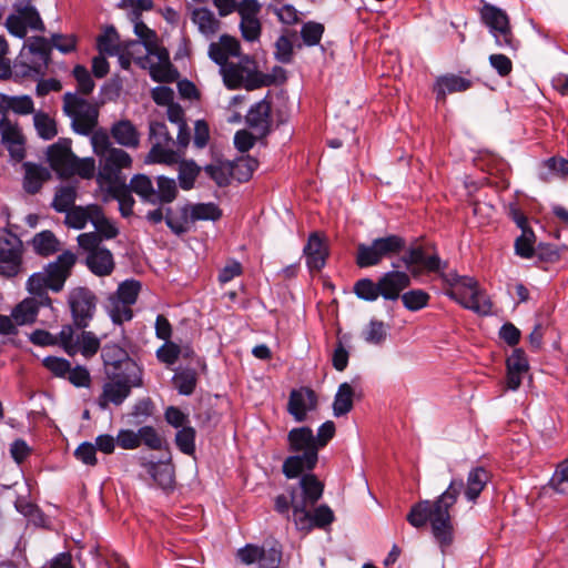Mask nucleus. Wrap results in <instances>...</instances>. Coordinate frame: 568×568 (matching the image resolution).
Wrapping results in <instances>:
<instances>
[{
    "label": "nucleus",
    "instance_id": "f257e3e1",
    "mask_svg": "<svg viewBox=\"0 0 568 568\" xmlns=\"http://www.w3.org/2000/svg\"><path fill=\"white\" fill-rule=\"evenodd\" d=\"M462 488V481L452 480L448 488L436 500L419 501L407 515V521L415 528L425 527L429 523L432 534L443 549L450 546L454 539L449 509L457 501Z\"/></svg>",
    "mask_w": 568,
    "mask_h": 568
},
{
    "label": "nucleus",
    "instance_id": "f03ea898",
    "mask_svg": "<svg viewBox=\"0 0 568 568\" xmlns=\"http://www.w3.org/2000/svg\"><path fill=\"white\" fill-rule=\"evenodd\" d=\"M301 491H292L293 521L298 530L311 531L314 527L323 528L334 520L333 510L321 505L312 513L310 508L322 497L324 485L313 474L304 475L300 480Z\"/></svg>",
    "mask_w": 568,
    "mask_h": 568
},
{
    "label": "nucleus",
    "instance_id": "7ed1b4c3",
    "mask_svg": "<svg viewBox=\"0 0 568 568\" xmlns=\"http://www.w3.org/2000/svg\"><path fill=\"white\" fill-rule=\"evenodd\" d=\"M288 449L302 455L290 456L283 464V473L287 478H295L304 470H312L318 460V446L310 427H297L288 432Z\"/></svg>",
    "mask_w": 568,
    "mask_h": 568
},
{
    "label": "nucleus",
    "instance_id": "20e7f679",
    "mask_svg": "<svg viewBox=\"0 0 568 568\" xmlns=\"http://www.w3.org/2000/svg\"><path fill=\"white\" fill-rule=\"evenodd\" d=\"M143 385L142 369L135 362H126L125 372L106 371V382L98 397V406L108 408L110 404L121 405L130 395L133 387Z\"/></svg>",
    "mask_w": 568,
    "mask_h": 568
},
{
    "label": "nucleus",
    "instance_id": "39448f33",
    "mask_svg": "<svg viewBox=\"0 0 568 568\" xmlns=\"http://www.w3.org/2000/svg\"><path fill=\"white\" fill-rule=\"evenodd\" d=\"M93 148L99 156L97 182L100 189L125 183L121 170L131 168V156L121 149L112 148L111 144H93Z\"/></svg>",
    "mask_w": 568,
    "mask_h": 568
},
{
    "label": "nucleus",
    "instance_id": "423d86ee",
    "mask_svg": "<svg viewBox=\"0 0 568 568\" xmlns=\"http://www.w3.org/2000/svg\"><path fill=\"white\" fill-rule=\"evenodd\" d=\"M224 84L231 89L245 88L246 90H255L271 84L268 75L257 70L256 61L243 55L237 62H230L220 69Z\"/></svg>",
    "mask_w": 568,
    "mask_h": 568
},
{
    "label": "nucleus",
    "instance_id": "0eeeda50",
    "mask_svg": "<svg viewBox=\"0 0 568 568\" xmlns=\"http://www.w3.org/2000/svg\"><path fill=\"white\" fill-rule=\"evenodd\" d=\"M63 112L71 119L72 130L78 134L90 135L98 125V108L75 93H64Z\"/></svg>",
    "mask_w": 568,
    "mask_h": 568
},
{
    "label": "nucleus",
    "instance_id": "6e6552de",
    "mask_svg": "<svg viewBox=\"0 0 568 568\" xmlns=\"http://www.w3.org/2000/svg\"><path fill=\"white\" fill-rule=\"evenodd\" d=\"M51 44L43 37H31L27 40L16 62V68L22 67L23 75H43L50 63Z\"/></svg>",
    "mask_w": 568,
    "mask_h": 568
},
{
    "label": "nucleus",
    "instance_id": "1a4fd4ad",
    "mask_svg": "<svg viewBox=\"0 0 568 568\" xmlns=\"http://www.w3.org/2000/svg\"><path fill=\"white\" fill-rule=\"evenodd\" d=\"M221 216L222 211L214 203H197L184 205L180 209L179 215H173L169 209L165 221L168 226L180 235L187 232L197 221H217Z\"/></svg>",
    "mask_w": 568,
    "mask_h": 568
},
{
    "label": "nucleus",
    "instance_id": "9d476101",
    "mask_svg": "<svg viewBox=\"0 0 568 568\" xmlns=\"http://www.w3.org/2000/svg\"><path fill=\"white\" fill-rule=\"evenodd\" d=\"M80 250L85 253V264L88 268L97 276H109L115 262L113 254L102 244H99V237L93 234H80L77 237Z\"/></svg>",
    "mask_w": 568,
    "mask_h": 568
},
{
    "label": "nucleus",
    "instance_id": "9b49d317",
    "mask_svg": "<svg viewBox=\"0 0 568 568\" xmlns=\"http://www.w3.org/2000/svg\"><path fill=\"white\" fill-rule=\"evenodd\" d=\"M404 246L405 240L398 235L378 237L371 244L361 243L357 245L356 264L359 267L377 265L383 258L398 254Z\"/></svg>",
    "mask_w": 568,
    "mask_h": 568
},
{
    "label": "nucleus",
    "instance_id": "f8f14e48",
    "mask_svg": "<svg viewBox=\"0 0 568 568\" xmlns=\"http://www.w3.org/2000/svg\"><path fill=\"white\" fill-rule=\"evenodd\" d=\"M481 19L495 38V43L501 49L516 51L519 42L511 31L508 16L493 6H485L481 10Z\"/></svg>",
    "mask_w": 568,
    "mask_h": 568
},
{
    "label": "nucleus",
    "instance_id": "ddd939ff",
    "mask_svg": "<svg viewBox=\"0 0 568 568\" xmlns=\"http://www.w3.org/2000/svg\"><path fill=\"white\" fill-rule=\"evenodd\" d=\"M23 272V244L13 233L0 236V276L13 278Z\"/></svg>",
    "mask_w": 568,
    "mask_h": 568
},
{
    "label": "nucleus",
    "instance_id": "4468645a",
    "mask_svg": "<svg viewBox=\"0 0 568 568\" xmlns=\"http://www.w3.org/2000/svg\"><path fill=\"white\" fill-rule=\"evenodd\" d=\"M6 27L11 34L18 38H24L29 29L44 30L40 14L30 0L18 1L14 4V12L7 18Z\"/></svg>",
    "mask_w": 568,
    "mask_h": 568
},
{
    "label": "nucleus",
    "instance_id": "2eb2a0df",
    "mask_svg": "<svg viewBox=\"0 0 568 568\" xmlns=\"http://www.w3.org/2000/svg\"><path fill=\"white\" fill-rule=\"evenodd\" d=\"M246 124L250 133L245 131L236 132L233 142H247L245 140L247 135L251 139L265 138L271 129V102L263 99L253 104L246 114Z\"/></svg>",
    "mask_w": 568,
    "mask_h": 568
},
{
    "label": "nucleus",
    "instance_id": "dca6fc26",
    "mask_svg": "<svg viewBox=\"0 0 568 568\" xmlns=\"http://www.w3.org/2000/svg\"><path fill=\"white\" fill-rule=\"evenodd\" d=\"M69 304L74 325L85 328L95 311V295L88 288L77 287L69 295Z\"/></svg>",
    "mask_w": 568,
    "mask_h": 568
},
{
    "label": "nucleus",
    "instance_id": "f3484780",
    "mask_svg": "<svg viewBox=\"0 0 568 568\" xmlns=\"http://www.w3.org/2000/svg\"><path fill=\"white\" fill-rule=\"evenodd\" d=\"M317 404L318 398L313 389L308 387L293 389L290 393L287 412L296 422L301 423L306 419L308 412H313L317 408Z\"/></svg>",
    "mask_w": 568,
    "mask_h": 568
},
{
    "label": "nucleus",
    "instance_id": "a211bd4d",
    "mask_svg": "<svg viewBox=\"0 0 568 568\" xmlns=\"http://www.w3.org/2000/svg\"><path fill=\"white\" fill-rule=\"evenodd\" d=\"M77 262V255L71 251H64L57 260L49 263L43 270L48 274L51 284V291L60 292L67 278L71 274V270Z\"/></svg>",
    "mask_w": 568,
    "mask_h": 568
},
{
    "label": "nucleus",
    "instance_id": "6ab92c4d",
    "mask_svg": "<svg viewBox=\"0 0 568 568\" xmlns=\"http://www.w3.org/2000/svg\"><path fill=\"white\" fill-rule=\"evenodd\" d=\"M529 368L525 352L521 348H515L506 359L505 390H517Z\"/></svg>",
    "mask_w": 568,
    "mask_h": 568
},
{
    "label": "nucleus",
    "instance_id": "aec40b11",
    "mask_svg": "<svg viewBox=\"0 0 568 568\" xmlns=\"http://www.w3.org/2000/svg\"><path fill=\"white\" fill-rule=\"evenodd\" d=\"M50 166L60 178L73 176L75 155L69 144H51L47 150Z\"/></svg>",
    "mask_w": 568,
    "mask_h": 568
},
{
    "label": "nucleus",
    "instance_id": "412c9836",
    "mask_svg": "<svg viewBox=\"0 0 568 568\" xmlns=\"http://www.w3.org/2000/svg\"><path fill=\"white\" fill-rule=\"evenodd\" d=\"M410 284V277L405 272L392 271L385 273L379 280V293L385 300L395 301Z\"/></svg>",
    "mask_w": 568,
    "mask_h": 568
},
{
    "label": "nucleus",
    "instance_id": "4be33fe9",
    "mask_svg": "<svg viewBox=\"0 0 568 568\" xmlns=\"http://www.w3.org/2000/svg\"><path fill=\"white\" fill-rule=\"evenodd\" d=\"M307 266L311 270H321L328 256V246L325 236L314 232L310 234L307 244L304 247Z\"/></svg>",
    "mask_w": 568,
    "mask_h": 568
},
{
    "label": "nucleus",
    "instance_id": "5701e85b",
    "mask_svg": "<svg viewBox=\"0 0 568 568\" xmlns=\"http://www.w3.org/2000/svg\"><path fill=\"white\" fill-rule=\"evenodd\" d=\"M240 42L229 34H223L220 37L219 41L212 42L209 45V57L212 61L220 65L222 69L223 65L229 64L227 61L230 57H239L240 55Z\"/></svg>",
    "mask_w": 568,
    "mask_h": 568
},
{
    "label": "nucleus",
    "instance_id": "b1692460",
    "mask_svg": "<svg viewBox=\"0 0 568 568\" xmlns=\"http://www.w3.org/2000/svg\"><path fill=\"white\" fill-rule=\"evenodd\" d=\"M471 87V80L449 73L437 78L434 84V92L437 101L445 102L447 94L464 92Z\"/></svg>",
    "mask_w": 568,
    "mask_h": 568
},
{
    "label": "nucleus",
    "instance_id": "393cba45",
    "mask_svg": "<svg viewBox=\"0 0 568 568\" xmlns=\"http://www.w3.org/2000/svg\"><path fill=\"white\" fill-rule=\"evenodd\" d=\"M150 54L156 58V62L148 63L150 69L151 78L156 82H171L174 80V72L172 70V64L169 59V53L164 48H153V51H150Z\"/></svg>",
    "mask_w": 568,
    "mask_h": 568
},
{
    "label": "nucleus",
    "instance_id": "a878e982",
    "mask_svg": "<svg viewBox=\"0 0 568 568\" xmlns=\"http://www.w3.org/2000/svg\"><path fill=\"white\" fill-rule=\"evenodd\" d=\"M477 294H474L471 297V291L465 290L457 297H452L456 302H458L463 307L474 311L479 315H488L491 312V302L486 293L480 288L478 282L476 281V288L474 290Z\"/></svg>",
    "mask_w": 568,
    "mask_h": 568
},
{
    "label": "nucleus",
    "instance_id": "bb28decb",
    "mask_svg": "<svg viewBox=\"0 0 568 568\" xmlns=\"http://www.w3.org/2000/svg\"><path fill=\"white\" fill-rule=\"evenodd\" d=\"M252 145L253 144H235L241 155L231 161L233 166V179L237 180L239 182L248 181L257 168V161L254 158L245 154Z\"/></svg>",
    "mask_w": 568,
    "mask_h": 568
},
{
    "label": "nucleus",
    "instance_id": "cd10ccee",
    "mask_svg": "<svg viewBox=\"0 0 568 568\" xmlns=\"http://www.w3.org/2000/svg\"><path fill=\"white\" fill-rule=\"evenodd\" d=\"M24 176L23 189L30 194L38 193L42 184L51 179L50 171L39 164L32 162L23 163Z\"/></svg>",
    "mask_w": 568,
    "mask_h": 568
},
{
    "label": "nucleus",
    "instance_id": "c85d7f7f",
    "mask_svg": "<svg viewBox=\"0 0 568 568\" xmlns=\"http://www.w3.org/2000/svg\"><path fill=\"white\" fill-rule=\"evenodd\" d=\"M10 111L18 115H28L34 112V103L29 95L0 93V113L7 116Z\"/></svg>",
    "mask_w": 568,
    "mask_h": 568
},
{
    "label": "nucleus",
    "instance_id": "c756f323",
    "mask_svg": "<svg viewBox=\"0 0 568 568\" xmlns=\"http://www.w3.org/2000/svg\"><path fill=\"white\" fill-rule=\"evenodd\" d=\"M45 306L41 303V300L37 297H26L19 304H17L12 312L11 317L17 325H28L36 322L39 308Z\"/></svg>",
    "mask_w": 568,
    "mask_h": 568
},
{
    "label": "nucleus",
    "instance_id": "7c9ffc66",
    "mask_svg": "<svg viewBox=\"0 0 568 568\" xmlns=\"http://www.w3.org/2000/svg\"><path fill=\"white\" fill-rule=\"evenodd\" d=\"M191 20L199 31L207 38L216 34L221 27L220 20L207 8L193 9Z\"/></svg>",
    "mask_w": 568,
    "mask_h": 568
},
{
    "label": "nucleus",
    "instance_id": "2f4dec72",
    "mask_svg": "<svg viewBox=\"0 0 568 568\" xmlns=\"http://www.w3.org/2000/svg\"><path fill=\"white\" fill-rule=\"evenodd\" d=\"M98 209L99 205L97 204L72 206L68 212H65L64 223L69 227L82 230L89 221L92 223L94 217H97Z\"/></svg>",
    "mask_w": 568,
    "mask_h": 568
},
{
    "label": "nucleus",
    "instance_id": "473e14b6",
    "mask_svg": "<svg viewBox=\"0 0 568 568\" xmlns=\"http://www.w3.org/2000/svg\"><path fill=\"white\" fill-rule=\"evenodd\" d=\"M26 288L33 297L41 300V303L47 307H51L52 300L47 292L48 290H51V284L44 270L30 275L27 281Z\"/></svg>",
    "mask_w": 568,
    "mask_h": 568
},
{
    "label": "nucleus",
    "instance_id": "72a5a7b5",
    "mask_svg": "<svg viewBox=\"0 0 568 568\" xmlns=\"http://www.w3.org/2000/svg\"><path fill=\"white\" fill-rule=\"evenodd\" d=\"M30 245L33 252L42 257L53 255L60 250V241L49 230L37 233L30 241Z\"/></svg>",
    "mask_w": 568,
    "mask_h": 568
},
{
    "label": "nucleus",
    "instance_id": "f704fd0d",
    "mask_svg": "<svg viewBox=\"0 0 568 568\" xmlns=\"http://www.w3.org/2000/svg\"><path fill=\"white\" fill-rule=\"evenodd\" d=\"M108 196L115 199L119 202V209L121 215L124 217L130 216L133 213V205L135 203L132 194L130 193L128 183H120L112 186L101 189Z\"/></svg>",
    "mask_w": 568,
    "mask_h": 568
},
{
    "label": "nucleus",
    "instance_id": "c9c22d12",
    "mask_svg": "<svg viewBox=\"0 0 568 568\" xmlns=\"http://www.w3.org/2000/svg\"><path fill=\"white\" fill-rule=\"evenodd\" d=\"M183 153L181 149L173 150L169 144H154L145 158V163L175 164L180 163Z\"/></svg>",
    "mask_w": 568,
    "mask_h": 568
},
{
    "label": "nucleus",
    "instance_id": "e433bc0d",
    "mask_svg": "<svg viewBox=\"0 0 568 568\" xmlns=\"http://www.w3.org/2000/svg\"><path fill=\"white\" fill-rule=\"evenodd\" d=\"M489 480L488 471L483 467L471 469L467 477L465 496L469 501H475Z\"/></svg>",
    "mask_w": 568,
    "mask_h": 568
},
{
    "label": "nucleus",
    "instance_id": "4c0bfd02",
    "mask_svg": "<svg viewBox=\"0 0 568 568\" xmlns=\"http://www.w3.org/2000/svg\"><path fill=\"white\" fill-rule=\"evenodd\" d=\"M443 277L449 286V290L446 292L449 297H457L465 290H470L471 294H477V292L474 291L476 288V280L474 277L458 275L455 272L445 274ZM471 297H474V295H471Z\"/></svg>",
    "mask_w": 568,
    "mask_h": 568
},
{
    "label": "nucleus",
    "instance_id": "58836bf2",
    "mask_svg": "<svg viewBox=\"0 0 568 568\" xmlns=\"http://www.w3.org/2000/svg\"><path fill=\"white\" fill-rule=\"evenodd\" d=\"M102 357L106 366V371L125 372L126 362H134L126 352L118 345H108L103 348Z\"/></svg>",
    "mask_w": 568,
    "mask_h": 568
},
{
    "label": "nucleus",
    "instance_id": "ea45409f",
    "mask_svg": "<svg viewBox=\"0 0 568 568\" xmlns=\"http://www.w3.org/2000/svg\"><path fill=\"white\" fill-rule=\"evenodd\" d=\"M81 331L75 325H64L59 333V345L68 355H75L80 351Z\"/></svg>",
    "mask_w": 568,
    "mask_h": 568
},
{
    "label": "nucleus",
    "instance_id": "a19ab883",
    "mask_svg": "<svg viewBox=\"0 0 568 568\" xmlns=\"http://www.w3.org/2000/svg\"><path fill=\"white\" fill-rule=\"evenodd\" d=\"M205 172L212 178L217 185L225 186L233 179L232 161L216 160L214 163L206 165Z\"/></svg>",
    "mask_w": 568,
    "mask_h": 568
},
{
    "label": "nucleus",
    "instance_id": "79ce46f5",
    "mask_svg": "<svg viewBox=\"0 0 568 568\" xmlns=\"http://www.w3.org/2000/svg\"><path fill=\"white\" fill-rule=\"evenodd\" d=\"M95 227L94 232H87L85 234H93L99 237V244H102V241L111 240L118 236L119 229L115 226L113 222H111L103 213L101 206H99L97 212V217H94L92 222Z\"/></svg>",
    "mask_w": 568,
    "mask_h": 568
},
{
    "label": "nucleus",
    "instance_id": "37998d69",
    "mask_svg": "<svg viewBox=\"0 0 568 568\" xmlns=\"http://www.w3.org/2000/svg\"><path fill=\"white\" fill-rule=\"evenodd\" d=\"M33 125L42 140H52L58 134L55 120L45 112H33Z\"/></svg>",
    "mask_w": 568,
    "mask_h": 568
},
{
    "label": "nucleus",
    "instance_id": "c03bdc74",
    "mask_svg": "<svg viewBox=\"0 0 568 568\" xmlns=\"http://www.w3.org/2000/svg\"><path fill=\"white\" fill-rule=\"evenodd\" d=\"M354 390L348 383H342L333 403V413L336 417L346 415L353 408Z\"/></svg>",
    "mask_w": 568,
    "mask_h": 568
},
{
    "label": "nucleus",
    "instance_id": "a18cd8bd",
    "mask_svg": "<svg viewBox=\"0 0 568 568\" xmlns=\"http://www.w3.org/2000/svg\"><path fill=\"white\" fill-rule=\"evenodd\" d=\"M130 193L134 192L150 203H156L155 191L151 179L145 174L134 175L128 184Z\"/></svg>",
    "mask_w": 568,
    "mask_h": 568
},
{
    "label": "nucleus",
    "instance_id": "49530a36",
    "mask_svg": "<svg viewBox=\"0 0 568 568\" xmlns=\"http://www.w3.org/2000/svg\"><path fill=\"white\" fill-rule=\"evenodd\" d=\"M121 50H123V52H125L141 68H146L150 62V58L152 57L149 52L148 45L140 40L122 42Z\"/></svg>",
    "mask_w": 568,
    "mask_h": 568
},
{
    "label": "nucleus",
    "instance_id": "de8ad7c7",
    "mask_svg": "<svg viewBox=\"0 0 568 568\" xmlns=\"http://www.w3.org/2000/svg\"><path fill=\"white\" fill-rule=\"evenodd\" d=\"M115 142H139V133L134 124L126 119L114 122L110 130Z\"/></svg>",
    "mask_w": 568,
    "mask_h": 568
},
{
    "label": "nucleus",
    "instance_id": "09e8293b",
    "mask_svg": "<svg viewBox=\"0 0 568 568\" xmlns=\"http://www.w3.org/2000/svg\"><path fill=\"white\" fill-rule=\"evenodd\" d=\"M148 471L163 488H170L174 484V467L168 463L150 464Z\"/></svg>",
    "mask_w": 568,
    "mask_h": 568
},
{
    "label": "nucleus",
    "instance_id": "8fccbe9b",
    "mask_svg": "<svg viewBox=\"0 0 568 568\" xmlns=\"http://www.w3.org/2000/svg\"><path fill=\"white\" fill-rule=\"evenodd\" d=\"M536 235L531 229H524L521 235L515 241V253L523 258H531L535 255Z\"/></svg>",
    "mask_w": 568,
    "mask_h": 568
},
{
    "label": "nucleus",
    "instance_id": "3c124183",
    "mask_svg": "<svg viewBox=\"0 0 568 568\" xmlns=\"http://www.w3.org/2000/svg\"><path fill=\"white\" fill-rule=\"evenodd\" d=\"M548 485L555 493L568 495V457L557 465Z\"/></svg>",
    "mask_w": 568,
    "mask_h": 568
},
{
    "label": "nucleus",
    "instance_id": "603ef678",
    "mask_svg": "<svg viewBox=\"0 0 568 568\" xmlns=\"http://www.w3.org/2000/svg\"><path fill=\"white\" fill-rule=\"evenodd\" d=\"M122 42L118 32L113 27H110L105 32L98 38V49L100 53H106L109 55L115 54L121 48Z\"/></svg>",
    "mask_w": 568,
    "mask_h": 568
},
{
    "label": "nucleus",
    "instance_id": "864d4df0",
    "mask_svg": "<svg viewBox=\"0 0 568 568\" xmlns=\"http://www.w3.org/2000/svg\"><path fill=\"white\" fill-rule=\"evenodd\" d=\"M77 197V190L73 186H62L57 190L55 196L53 199L52 206L58 212H68L72 206H74V201Z\"/></svg>",
    "mask_w": 568,
    "mask_h": 568
},
{
    "label": "nucleus",
    "instance_id": "5fc2aeb1",
    "mask_svg": "<svg viewBox=\"0 0 568 568\" xmlns=\"http://www.w3.org/2000/svg\"><path fill=\"white\" fill-rule=\"evenodd\" d=\"M175 388L183 395H191L196 385V373L193 369H183L173 377Z\"/></svg>",
    "mask_w": 568,
    "mask_h": 568
},
{
    "label": "nucleus",
    "instance_id": "6e6d98bb",
    "mask_svg": "<svg viewBox=\"0 0 568 568\" xmlns=\"http://www.w3.org/2000/svg\"><path fill=\"white\" fill-rule=\"evenodd\" d=\"M1 142H24V136L19 124L8 116L0 120Z\"/></svg>",
    "mask_w": 568,
    "mask_h": 568
},
{
    "label": "nucleus",
    "instance_id": "4d7b16f0",
    "mask_svg": "<svg viewBox=\"0 0 568 568\" xmlns=\"http://www.w3.org/2000/svg\"><path fill=\"white\" fill-rule=\"evenodd\" d=\"M324 26L315 21H308L302 26L301 38L305 45H317L323 37Z\"/></svg>",
    "mask_w": 568,
    "mask_h": 568
},
{
    "label": "nucleus",
    "instance_id": "13d9d810",
    "mask_svg": "<svg viewBox=\"0 0 568 568\" xmlns=\"http://www.w3.org/2000/svg\"><path fill=\"white\" fill-rule=\"evenodd\" d=\"M178 194V187L174 180L159 176L158 178V192H155L156 202L171 203Z\"/></svg>",
    "mask_w": 568,
    "mask_h": 568
},
{
    "label": "nucleus",
    "instance_id": "bf43d9fd",
    "mask_svg": "<svg viewBox=\"0 0 568 568\" xmlns=\"http://www.w3.org/2000/svg\"><path fill=\"white\" fill-rule=\"evenodd\" d=\"M387 325L378 320H372L363 332L364 339L369 344H382L387 337Z\"/></svg>",
    "mask_w": 568,
    "mask_h": 568
},
{
    "label": "nucleus",
    "instance_id": "052dcab7",
    "mask_svg": "<svg viewBox=\"0 0 568 568\" xmlns=\"http://www.w3.org/2000/svg\"><path fill=\"white\" fill-rule=\"evenodd\" d=\"M404 306L409 311H418L425 307L429 301V294L423 290H412L402 296Z\"/></svg>",
    "mask_w": 568,
    "mask_h": 568
},
{
    "label": "nucleus",
    "instance_id": "680f3d73",
    "mask_svg": "<svg viewBox=\"0 0 568 568\" xmlns=\"http://www.w3.org/2000/svg\"><path fill=\"white\" fill-rule=\"evenodd\" d=\"M290 36H294V32L286 31L275 42L274 55L282 63H290L293 58V43Z\"/></svg>",
    "mask_w": 568,
    "mask_h": 568
},
{
    "label": "nucleus",
    "instance_id": "e2e57ef3",
    "mask_svg": "<svg viewBox=\"0 0 568 568\" xmlns=\"http://www.w3.org/2000/svg\"><path fill=\"white\" fill-rule=\"evenodd\" d=\"M356 295L365 301H375L381 295L378 282L369 278L359 280L354 287Z\"/></svg>",
    "mask_w": 568,
    "mask_h": 568
},
{
    "label": "nucleus",
    "instance_id": "0e129e2a",
    "mask_svg": "<svg viewBox=\"0 0 568 568\" xmlns=\"http://www.w3.org/2000/svg\"><path fill=\"white\" fill-rule=\"evenodd\" d=\"M141 284L138 281H125L120 284L118 292L113 298H119L121 302L134 304L140 292Z\"/></svg>",
    "mask_w": 568,
    "mask_h": 568
},
{
    "label": "nucleus",
    "instance_id": "69168bd1",
    "mask_svg": "<svg viewBox=\"0 0 568 568\" xmlns=\"http://www.w3.org/2000/svg\"><path fill=\"white\" fill-rule=\"evenodd\" d=\"M129 303L121 302L119 298L110 297L109 311L114 323L121 324L132 317V310Z\"/></svg>",
    "mask_w": 568,
    "mask_h": 568
},
{
    "label": "nucleus",
    "instance_id": "338daca9",
    "mask_svg": "<svg viewBox=\"0 0 568 568\" xmlns=\"http://www.w3.org/2000/svg\"><path fill=\"white\" fill-rule=\"evenodd\" d=\"M134 33L139 37L141 42L148 45L149 52L153 51V48H160L156 44L155 31L151 30L140 18H134Z\"/></svg>",
    "mask_w": 568,
    "mask_h": 568
},
{
    "label": "nucleus",
    "instance_id": "774afa93",
    "mask_svg": "<svg viewBox=\"0 0 568 568\" xmlns=\"http://www.w3.org/2000/svg\"><path fill=\"white\" fill-rule=\"evenodd\" d=\"M242 37L250 42L258 40L261 36V22L257 17L241 19Z\"/></svg>",
    "mask_w": 568,
    "mask_h": 568
}]
</instances>
